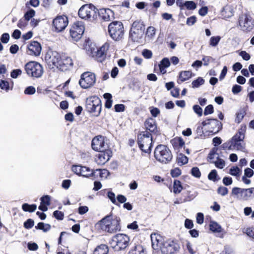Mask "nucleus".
Listing matches in <instances>:
<instances>
[{"mask_svg":"<svg viewBox=\"0 0 254 254\" xmlns=\"http://www.w3.org/2000/svg\"><path fill=\"white\" fill-rule=\"evenodd\" d=\"M196 21V17L195 16H191L187 18L186 23L189 26H191L193 25Z\"/></svg>","mask_w":254,"mask_h":254,"instance_id":"338daca9","label":"nucleus"},{"mask_svg":"<svg viewBox=\"0 0 254 254\" xmlns=\"http://www.w3.org/2000/svg\"><path fill=\"white\" fill-rule=\"evenodd\" d=\"M13 82H11V86L10 87L9 82L8 81L1 79L0 80V88L6 91H8L13 88Z\"/></svg>","mask_w":254,"mask_h":254,"instance_id":"e433bc0d","label":"nucleus"},{"mask_svg":"<svg viewBox=\"0 0 254 254\" xmlns=\"http://www.w3.org/2000/svg\"><path fill=\"white\" fill-rule=\"evenodd\" d=\"M68 24V17L65 15H57L52 21V26L57 32L63 31Z\"/></svg>","mask_w":254,"mask_h":254,"instance_id":"f8f14e48","label":"nucleus"},{"mask_svg":"<svg viewBox=\"0 0 254 254\" xmlns=\"http://www.w3.org/2000/svg\"><path fill=\"white\" fill-rule=\"evenodd\" d=\"M217 192L218 194L224 196L228 193V190L225 187H219L217 189Z\"/></svg>","mask_w":254,"mask_h":254,"instance_id":"680f3d73","label":"nucleus"},{"mask_svg":"<svg viewBox=\"0 0 254 254\" xmlns=\"http://www.w3.org/2000/svg\"><path fill=\"white\" fill-rule=\"evenodd\" d=\"M183 187L181 182L178 180H175L173 183V192L175 194L180 193L183 190Z\"/></svg>","mask_w":254,"mask_h":254,"instance_id":"7c9ffc66","label":"nucleus"},{"mask_svg":"<svg viewBox=\"0 0 254 254\" xmlns=\"http://www.w3.org/2000/svg\"><path fill=\"white\" fill-rule=\"evenodd\" d=\"M184 4L185 7L189 10H193L196 7V4L193 1H187Z\"/></svg>","mask_w":254,"mask_h":254,"instance_id":"603ef678","label":"nucleus"},{"mask_svg":"<svg viewBox=\"0 0 254 254\" xmlns=\"http://www.w3.org/2000/svg\"><path fill=\"white\" fill-rule=\"evenodd\" d=\"M129 241V237L127 235L119 233L112 237L111 245L115 251H121L128 247Z\"/></svg>","mask_w":254,"mask_h":254,"instance_id":"0eeeda50","label":"nucleus"},{"mask_svg":"<svg viewBox=\"0 0 254 254\" xmlns=\"http://www.w3.org/2000/svg\"><path fill=\"white\" fill-rule=\"evenodd\" d=\"M35 88L32 86H30L26 88L24 90V93L27 95H33L35 93Z\"/></svg>","mask_w":254,"mask_h":254,"instance_id":"0e129e2a","label":"nucleus"},{"mask_svg":"<svg viewBox=\"0 0 254 254\" xmlns=\"http://www.w3.org/2000/svg\"><path fill=\"white\" fill-rule=\"evenodd\" d=\"M242 199L248 200L250 198L254 197V188L243 189Z\"/></svg>","mask_w":254,"mask_h":254,"instance_id":"bb28decb","label":"nucleus"},{"mask_svg":"<svg viewBox=\"0 0 254 254\" xmlns=\"http://www.w3.org/2000/svg\"><path fill=\"white\" fill-rule=\"evenodd\" d=\"M22 74V70L20 69H13L10 72V76L13 78H16Z\"/></svg>","mask_w":254,"mask_h":254,"instance_id":"052dcab7","label":"nucleus"},{"mask_svg":"<svg viewBox=\"0 0 254 254\" xmlns=\"http://www.w3.org/2000/svg\"><path fill=\"white\" fill-rule=\"evenodd\" d=\"M156 33V29L153 26H149L147 28L146 32V36L149 39H152Z\"/></svg>","mask_w":254,"mask_h":254,"instance_id":"79ce46f5","label":"nucleus"},{"mask_svg":"<svg viewBox=\"0 0 254 254\" xmlns=\"http://www.w3.org/2000/svg\"><path fill=\"white\" fill-rule=\"evenodd\" d=\"M73 65V62L72 59L67 56H61L60 61L58 68L62 71H66Z\"/></svg>","mask_w":254,"mask_h":254,"instance_id":"a211bd4d","label":"nucleus"},{"mask_svg":"<svg viewBox=\"0 0 254 254\" xmlns=\"http://www.w3.org/2000/svg\"><path fill=\"white\" fill-rule=\"evenodd\" d=\"M191 175L196 178L199 179L201 176V173L197 167H193L190 170Z\"/></svg>","mask_w":254,"mask_h":254,"instance_id":"c03bdc74","label":"nucleus"},{"mask_svg":"<svg viewBox=\"0 0 254 254\" xmlns=\"http://www.w3.org/2000/svg\"><path fill=\"white\" fill-rule=\"evenodd\" d=\"M106 137L101 135H98L92 140L91 147L95 151H99L102 150L109 148L108 144L105 142Z\"/></svg>","mask_w":254,"mask_h":254,"instance_id":"ddd939ff","label":"nucleus"},{"mask_svg":"<svg viewBox=\"0 0 254 254\" xmlns=\"http://www.w3.org/2000/svg\"><path fill=\"white\" fill-rule=\"evenodd\" d=\"M84 30L85 27L82 22H74L69 30L70 36L72 39L75 41H78L82 37Z\"/></svg>","mask_w":254,"mask_h":254,"instance_id":"9d476101","label":"nucleus"},{"mask_svg":"<svg viewBox=\"0 0 254 254\" xmlns=\"http://www.w3.org/2000/svg\"><path fill=\"white\" fill-rule=\"evenodd\" d=\"M209 229L213 232H220L221 228L216 222H212L209 225Z\"/></svg>","mask_w":254,"mask_h":254,"instance_id":"a18cd8bd","label":"nucleus"},{"mask_svg":"<svg viewBox=\"0 0 254 254\" xmlns=\"http://www.w3.org/2000/svg\"><path fill=\"white\" fill-rule=\"evenodd\" d=\"M144 34L141 31H138L134 29L130 28L129 31V38L133 42H139Z\"/></svg>","mask_w":254,"mask_h":254,"instance_id":"393cba45","label":"nucleus"},{"mask_svg":"<svg viewBox=\"0 0 254 254\" xmlns=\"http://www.w3.org/2000/svg\"><path fill=\"white\" fill-rule=\"evenodd\" d=\"M40 200L42 203L49 206L51 203V197L48 195H45L41 197Z\"/></svg>","mask_w":254,"mask_h":254,"instance_id":"4d7b16f0","label":"nucleus"},{"mask_svg":"<svg viewBox=\"0 0 254 254\" xmlns=\"http://www.w3.org/2000/svg\"><path fill=\"white\" fill-rule=\"evenodd\" d=\"M97 16L101 20L104 21H110L111 18L114 17V13L113 10L110 8H100L97 10Z\"/></svg>","mask_w":254,"mask_h":254,"instance_id":"6ab92c4d","label":"nucleus"},{"mask_svg":"<svg viewBox=\"0 0 254 254\" xmlns=\"http://www.w3.org/2000/svg\"><path fill=\"white\" fill-rule=\"evenodd\" d=\"M192 76V73L190 70L181 71L179 72L177 82L178 84H181L190 79Z\"/></svg>","mask_w":254,"mask_h":254,"instance_id":"b1692460","label":"nucleus"},{"mask_svg":"<svg viewBox=\"0 0 254 254\" xmlns=\"http://www.w3.org/2000/svg\"><path fill=\"white\" fill-rule=\"evenodd\" d=\"M152 246L155 245L157 248H159L162 254H174L179 251L180 249V244L177 240H172L170 239L165 241H162L160 236L156 237L155 240L151 237Z\"/></svg>","mask_w":254,"mask_h":254,"instance_id":"f03ea898","label":"nucleus"},{"mask_svg":"<svg viewBox=\"0 0 254 254\" xmlns=\"http://www.w3.org/2000/svg\"><path fill=\"white\" fill-rule=\"evenodd\" d=\"M243 189L238 187H234L232 190L231 195H238L240 194V197L242 199L243 196Z\"/></svg>","mask_w":254,"mask_h":254,"instance_id":"8fccbe9b","label":"nucleus"},{"mask_svg":"<svg viewBox=\"0 0 254 254\" xmlns=\"http://www.w3.org/2000/svg\"><path fill=\"white\" fill-rule=\"evenodd\" d=\"M218 177V176L216 170L214 169L211 170V171L209 173L208 175V179L209 180L215 182L218 180L217 179Z\"/></svg>","mask_w":254,"mask_h":254,"instance_id":"09e8293b","label":"nucleus"},{"mask_svg":"<svg viewBox=\"0 0 254 254\" xmlns=\"http://www.w3.org/2000/svg\"><path fill=\"white\" fill-rule=\"evenodd\" d=\"M53 216L58 220H63L64 218V212L56 210L53 212Z\"/></svg>","mask_w":254,"mask_h":254,"instance_id":"6e6d98bb","label":"nucleus"},{"mask_svg":"<svg viewBox=\"0 0 254 254\" xmlns=\"http://www.w3.org/2000/svg\"><path fill=\"white\" fill-rule=\"evenodd\" d=\"M93 172H95V176H93L94 179L98 177V175H96L97 172H99V177L101 178H106L109 174V171L107 169H97L93 170Z\"/></svg>","mask_w":254,"mask_h":254,"instance_id":"2f4dec72","label":"nucleus"},{"mask_svg":"<svg viewBox=\"0 0 254 254\" xmlns=\"http://www.w3.org/2000/svg\"><path fill=\"white\" fill-rule=\"evenodd\" d=\"M245 115H246L245 111L242 110H239L236 113V117L235 120V123L237 124H240L243 120V119Z\"/></svg>","mask_w":254,"mask_h":254,"instance_id":"a19ab883","label":"nucleus"},{"mask_svg":"<svg viewBox=\"0 0 254 254\" xmlns=\"http://www.w3.org/2000/svg\"><path fill=\"white\" fill-rule=\"evenodd\" d=\"M131 28H134L135 30H137L138 31H141L144 32L145 30V25L143 22L140 21H135L132 24Z\"/></svg>","mask_w":254,"mask_h":254,"instance_id":"72a5a7b5","label":"nucleus"},{"mask_svg":"<svg viewBox=\"0 0 254 254\" xmlns=\"http://www.w3.org/2000/svg\"><path fill=\"white\" fill-rule=\"evenodd\" d=\"M0 40L3 44H6L9 40V35L7 33L2 34L0 37Z\"/></svg>","mask_w":254,"mask_h":254,"instance_id":"e2e57ef3","label":"nucleus"},{"mask_svg":"<svg viewBox=\"0 0 254 254\" xmlns=\"http://www.w3.org/2000/svg\"><path fill=\"white\" fill-rule=\"evenodd\" d=\"M82 169H83L81 170L80 176L87 178L93 177V176H95V172H93V170H91L89 167L82 166Z\"/></svg>","mask_w":254,"mask_h":254,"instance_id":"c85d7f7f","label":"nucleus"},{"mask_svg":"<svg viewBox=\"0 0 254 254\" xmlns=\"http://www.w3.org/2000/svg\"><path fill=\"white\" fill-rule=\"evenodd\" d=\"M181 170L178 167L172 169L170 172V174L173 178H177L179 177L181 175Z\"/></svg>","mask_w":254,"mask_h":254,"instance_id":"864d4df0","label":"nucleus"},{"mask_svg":"<svg viewBox=\"0 0 254 254\" xmlns=\"http://www.w3.org/2000/svg\"><path fill=\"white\" fill-rule=\"evenodd\" d=\"M214 112V108L212 105L210 104L207 106L204 109V115L205 116L211 114Z\"/></svg>","mask_w":254,"mask_h":254,"instance_id":"bf43d9fd","label":"nucleus"},{"mask_svg":"<svg viewBox=\"0 0 254 254\" xmlns=\"http://www.w3.org/2000/svg\"><path fill=\"white\" fill-rule=\"evenodd\" d=\"M246 233L250 237L254 239V227H251L247 228L246 230Z\"/></svg>","mask_w":254,"mask_h":254,"instance_id":"774afa93","label":"nucleus"},{"mask_svg":"<svg viewBox=\"0 0 254 254\" xmlns=\"http://www.w3.org/2000/svg\"><path fill=\"white\" fill-rule=\"evenodd\" d=\"M34 225V221L33 219H28L23 224L24 227L27 229L32 228Z\"/></svg>","mask_w":254,"mask_h":254,"instance_id":"5fc2aeb1","label":"nucleus"},{"mask_svg":"<svg viewBox=\"0 0 254 254\" xmlns=\"http://www.w3.org/2000/svg\"><path fill=\"white\" fill-rule=\"evenodd\" d=\"M85 108L88 113L99 117L102 111L101 100L97 96H91L86 99Z\"/></svg>","mask_w":254,"mask_h":254,"instance_id":"20e7f679","label":"nucleus"},{"mask_svg":"<svg viewBox=\"0 0 254 254\" xmlns=\"http://www.w3.org/2000/svg\"><path fill=\"white\" fill-rule=\"evenodd\" d=\"M204 80L201 77H198L196 79L193 80L191 83L192 87L193 88H198L200 85L204 83Z\"/></svg>","mask_w":254,"mask_h":254,"instance_id":"58836bf2","label":"nucleus"},{"mask_svg":"<svg viewBox=\"0 0 254 254\" xmlns=\"http://www.w3.org/2000/svg\"><path fill=\"white\" fill-rule=\"evenodd\" d=\"M103 97L106 99L105 107L107 109L111 108L113 104L112 94L109 93H106L103 95Z\"/></svg>","mask_w":254,"mask_h":254,"instance_id":"473e14b6","label":"nucleus"},{"mask_svg":"<svg viewBox=\"0 0 254 254\" xmlns=\"http://www.w3.org/2000/svg\"><path fill=\"white\" fill-rule=\"evenodd\" d=\"M144 126L146 128L145 131H149L151 134V133L155 134H160V129L157 127L156 121L152 118H149L147 119L144 122Z\"/></svg>","mask_w":254,"mask_h":254,"instance_id":"f3484780","label":"nucleus"},{"mask_svg":"<svg viewBox=\"0 0 254 254\" xmlns=\"http://www.w3.org/2000/svg\"><path fill=\"white\" fill-rule=\"evenodd\" d=\"M188 161V157L182 153L178 154L176 158V162L179 166H183L187 164Z\"/></svg>","mask_w":254,"mask_h":254,"instance_id":"c756f323","label":"nucleus"},{"mask_svg":"<svg viewBox=\"0 0 254 254\" xmlns=\"http://www.w3.org/2000/svg\"><path fill=\"white\" fill-rule=\"evenodd\" d=\"M137 144L139 149L145 153L150 154L152 144V136L147 131H143L137 134Z\"/></svg>","mask_w":254,"mask_h":254,"instance_id":"39448f33","label":"nucleus"},{"mask_svg":"<svg viewBox=\"0 0 254 254\" xmlns=\"http://www.w3.org/2000/svg\"><path fill=\"white\" fill-rule=\"evenodd\" d=\"M211 162L214 163L216 167L220 169H223L224 167L225 164L224 160L221 158H219L218 157H217V161Z\"/></svg>","mask_w":254,"mask_h":254,"instance_id":"de8ad7c7","label":"nucleus"},{"mask_svg":"<svg viewBox=\"0 0 254 254\" xmlns=\"http://www.w3.org/2000/svg\"><path fill=\"white\" fill-rule=\"evenodd\" d=\"M245 138V135H242L239 133H237L235 135H234L232 139L231 142L232 143H235L237 142L242 141L244 140Z\"/></svg>","mask_w":254,"mask_h":254,"instance_id":"49530a36","label":"nucleus"},{"mask_svg":"<svg viewBox=\"0 0 254 254\" xmlns=\"http://www.w3.org/2000/svg\"><path fill=\"white\" fill-rule=\"evenodd\" d=\"M193 110L194 112L198 115L199 117H201L202 115V109L198 105H195L193 106Z\"/></svg>","mask_w":254,"mask_h":254,"instance_id":"69168bd1","label":"nucleus"},{"mask_svg":"<svg viewBox=\"0 0 254 254\" xmlns=\"http://www.w3.org/2000/svg\"><path fill=\"white\" fill-rule=\"evenodd\" d=\"M109 48V44L106 43L95 52V57L98 62L102 63L106 59Z\"/></svg>","mask_w":254,"mask_h":254,"instance_id":"aec40b11","label":"nucleus"},{"mask_svg":"<svg viewBox=\"0 0 254 254\" xmlns=\"http://www.w3.org/2000/svg\"><path fill=\"white\" fill-rule=\"evenodd\" d=\"M239 25L242 30L245 32H249L254 30V22L250 19L247 14L239 17Z\"/></svg>","mask_w":254,"mask_h":254,"instance_id":"dca6fc26","label":"nucleus"},{"mask_svg":"<svg viewBox=\"0 0 254 254\" xmlns=\"http://www.w3.org/2000/svg\"><path fill=\"white\" fill-rule=\"evenodd\" d=\"M24 69L27 74L33 78H39L43 73L42 65L35 61H30L26 64Z\"/></svg>","mask_w":254,"mask_h":254,"instance_id":"6e6552de","label":"nucleus"},{"mask_svg":"<svg viewBox=\"0 0 254 254\" xmlns=\"http://www.w3.org/2000/svg\"><path fill=\"white\" fill-rule=\"evenodd\" d=\"M35 228L37 230H41L44 232H47L51 229V226L49 224H45L41 222H39Z\"/></svg>","mask_w":254,"mask_h":254,"instance_id":"4c0bfd02","label":"nucleus"},{"mask_svg":"<svg viewBox=\"0 0 254 254\" xmlns=\"http://www.w3.org/2000/svg\"><path fill=\"white\" fill-rule=\"evenodd\" d=\"M37 208V205L35 204H29L24 203L22 205V209L25 212H34Z\"/></svg>","mask_w":254,"mask_h":254,"instance_id":"f704fd0d","label":"nucleus"},{"mask_svg":"<svg viewBox=\"0 0 254 254\" xmlns=\"http://www.w3.org/2000/svg\"><path fill=\"white\" fill-rule=\"evenodd\" d=\"M156 160L162 164H168L173 159V154L169 148L165 145H158L154 152Z\"/></svg>","mask_w":254,"mask_h":254,"instance_id":"7ed1b4c3","label":"nucleus"},{"mask_svg":"<svg viewBox=\"0 0 254 254\" xmlns=\"http://www.w3.org/2000/svg\"><path fill=\"white\" fill-rule=\"evenodd\" d=\"M109 248L105 244H101L97 246L93 252V254H108Z\"/></svg>","mask_w":254,"mask_h":254,"instance_id":"cd10ccee","label":"nucleus"},{"mask_svg":"<svg viewBox=\"0 0 254 254\" xmlns=\"http://www.w3.org/2000/svg\"><path fill=\"white\" fill-rule=\"evenodd\" d=\"M35 15V11L33 9H30L28 10L24 15V18L26 20L29 21L31 18L34 17Z\"/></svg>","mask_w":254,"mask_h":254,"instance_id":"3c124183","label":"nucleus"},{"mask_svg":"<svg viewBox=\"0 0 254 254\" xmlns=\"http://www.w3.org/2000/svg\"><path fill=\"white\" fill-rule=\"evenodd\" d=\"M128 254H145V253L142 246L137 245L130 250Z\"/></svg>","mask_w":254,"mask_h":254,"instance_id":"c9c22d12","label":"nucleus"},{"mask_svg":"<svg viewBox=\"0 0 254 254\" xmlns=\"http://www.w3.org/2000/svg\"><path fill=\"white\" fill-rule=\"evenodd\" d=\"M61 56L57 53L47 54L45 56V60L50 65L56 66L58 68L60 61Z\"/></svg>","mask_w":254,"mask_h":254,"instance_id":"4be33fe9","label":"nucleus"},{"mask_svg":"<svg viewBox=\"0 0 254 254\" xmlns=\"http://www.w3.org/2000/svg\"><path fill=\"white\" fill-rule=\"evenodd\" d=\"M222 128V124L216 119H210V124L208 126L209 135L216 134Z\"/></svg>","mask_w":254,"mask_h":254,"instance_id":"412c9836","label":"nucleus"},{"mask_svg":"<svg viewBox=\"0 0 254 254\" xmlns=\"http://www.w3.org/2000/svg\"><path fill=\"white\" fill-rule=\"evenodd\" d=\"M121 221L119 217L113 215L111 212L99 221L95 227L99 232L114 234L121 231Z\"/></svg>","mask_w":254,"mask_h":254,"instance_id":"f257e3e1","label":"nucleus"},{"mask_svg":"<svg viewBox=\"0 0 254 254\" xmlns=\"http://www.w3.org/2000/svg\"><path fill=\"white\" fill-rule=\"evenodd\" d=\"M221 38L220 36L211 37L209 40V45L212 47H216L220 42Z\"/></svg>","mask_w":254,"mask_h":254,"instance_id":"37998d69","label":"nucleus"},{"mask_svg":"<svg viewBox=\"0 0 254 254\" xmlns=\"http://www.w3.org/2000/svg\"><path fill=\"white\" fill-rule=\"evenodd\" d=\"M41 51V45L37 41H31L28 43L26 47V54L31 56H39Z\"/></svg>","mask_w":254,"mask_h":254,"instance_id":"4468645a","label":"nucleus"},{"mask_svg":"<svg viewBox=\"0 0 254 254\" xmlns=\"http://www.w3.org/2000/svg\"><path fill=\"white\" fill-rule=\"evenodd\" d=\"M82 166L81 165H73L71 168L72 171L76 175L78 176H80L81 170L82 169Z\"/></svg>","mask_w":254,"mask_h":254,"instance_id":"13d9d810","label":"nucleus"},{"mask_svg":"<svg viewBox=\"0 0 254 254\" xmlns=\"http://www.w3.org/2000/svg\"><path fill=\"white\" fill-rule=\"evenodd\" d=\"M96 76L94 73L89 71L84 72L81 75L79 84L81 88L87 89L95 84Z\"/></svg>","mask_w":254,"mask_h":254,"instance_id":"9b49d317","label":"nucleus"},{"mask_svg":"<svg viewBox=\"0 0 254 254\" xmlns=\"http://www.w3.org/2000/svg\"><path fill=\"white\" fill-rule=\"evenodd\" d=\"M196 195L195 193H192L190 190L184 191L182 193V196L179 198L178 202H175V203H182L188 201H190L193 200Z\"/></svg>","mask_w":254,"mask_h":254,"instance_id":"5701e85b","label":"nucleus"},{"mask_svg":"<svg viewBox=\"0 0 254 254\" xmlns=\"http://www.w3.org/2000/svg\"><path fill=\"white\" fill-rule=\"evenodd\" d=\"M108 33L115 41H118L124 38L125 28L123 23L120 21H114L108 25Z\"/></svg>","mask_w":254,"mask_h":254,"instance_id":"423d86ee","label":"nucleus"},{"mask_svg":"<svg viewBox=\"0 0 254 254\" xmlns=\"http://www.w3.org/2000/svg\"><path fill=\"white\" fill-rule=\"evenodd\" d=\"M98 9L92 4H86L82 5L78 10V15L82 18L88 19L92 17L93 19L97 18Z\"/></svg>","mask_w":254,"mask_h":254,"instance_id":"1a4fd4ad","label":"nucleus"},{"mask_svg":"<svg viewBox=\"0 0 254 254\" xmlns=\"http://www.w3.org/2000/svg\"><path fill=\"white\" fill-rule=\"evenodd\" d=\"M99 152L95 158V161L98 165L105 164L112 156V151L110 148L102 150Z\"/></svg>","mask_w":254,"mask_h":254,"instance_id":"2eb2a0df","label":"nucleus"},{"mask_svg":"<svg viewBox=\"0 0 254 254\" xmlns=\"http://www.w3.org/2000/svg\"><path fill=\"white\" fill-rule=\"evenodd\" d=\"M171 143L175 149H179L185 145V141L181 137H175L171 140Z\"/></svg>","mask_w":254,"mask_h":254,"instance_id":"a878e982","label":"nucleus"},{"mask_svg":"<svg viewBox=\"0 0 254 254\" xmlns=\"http://www.w3.org/2000/svg\"><path fill=\"white\" fill-rule=\"evenodd\" d=\"M170 65V62L169 59L167 58H163L159 65L160 71L162 72L163 69L169 67Z\"/></svg>","mask_w":254,"mask_h":254,"instance_id":"ea45409f","label":"nucleus"}]
</instances>
